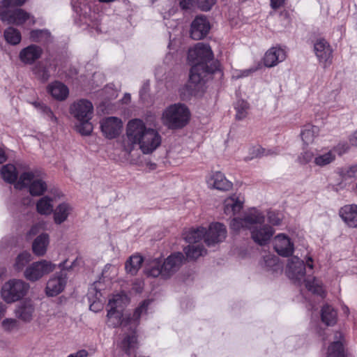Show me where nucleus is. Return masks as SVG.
<instances>
[{"mask_svg": "<svg viewBox=\"0 0 357 357\" xmlns=\"http://www.w3.org/2000/svg\"><path fill=\"white\" fill-rule=\"evenodd\" d=\"M161 142L162 137L156 129L148 126L140 119H133L126 125L121 146L128 153L138 147L142 153L151 154L160 146Z\"/></svg>", "mask_w": 357, "mask_h": 357, "instance_id": "nucleus-1", "label": "nucleus"}, {"mask_svg": "<svg viewBox=\"0 0 357 357\" xmlns=\"http://www.w3.org/2000/svg\"><path fill=\"white\" fill-rule=\"evenodd\" d=\"M151 301L146 300L142 303L134 312L132 317L130 315L122 317V313L120 310L109 308L107 310V322L112 327L121 326L124 331L130 332L125 336L120 343L121 349L128 355H130L137 348V338L135 335V330L139 324V320L141 315L146 313L147 307Z\"/></svg>", "mask_w": 357, "mask_h": 357, "instance_id": "nucleus-2", "label": "nucleus"}, {"mask_svg": "<svg viewBox=\"0 0 357 357\" xmlns=\"http://www.w3.org/2000/svg\"><path fill=\"white\" fill-rule=\"evenodd\" d=\"M265 216L259 211L252 208L245 213L241 218H234L231 223V229L238 232L242 229L250 231L251 238L259 245L264 246L269 243L275 230L264 223Z\"/></svg>", "mask_w": 357, "mask_h": 357, "instance_id": "nucleus-3", "label": "nucleus"}, {"mask_svg": "<svg viewBox=\"0 0 357 357\" xmlns=\"http://www.w3.org/2000/svg\"><path fill=\"white\" fill-rule=\"evenodd\" d=\"M286 273L289 279L300 284L303 280L305 282L306 288L313 294L322 296L324 293L321 282L314 278H308L305 280V265L303 261L293 256L288 259Z\"/></svg>", "mask_w": 357, "mask_h": 357, "instance_id": "nucleus-4", "label": "nucleus"}, {"mask_svg": "<svg viewBox=\"0 0 357 357\" xmlns=\"http://www.w3.org/2000/svg\"><path fill=\"white\" fill-rule=\"evenodd\" d=\"M70 114L79 122L77 130L83 135H89L92 130V124L89 122L93 114V105L86 99H79L70 106Z\"/></svg>", "mask_w": 357, "mask_h": 357, "instance_id": "nucleus-5", "label": "nucleus"}, {"mask_svg": "<svg viewBox=\"0 0 357 357\" xmlns=\"http://www.w3.org/2000/svg\"><path fill=\"white\" fill-rule=\"evenodd\" d=\"M190 116V111L184 104L175 103L163 111L161 119L169 128L176 129L184 127L188 123Z\"/></svg>", "mask_w": 357, "mask_h": 357, "instance_id": "nucleus-6", "label": "nucleus"}, {"mask_svg": "<svg viewBox=\"0 0 357 357\" xmlns=\"http://www.w3.org/2000/svg\"><path fill=\"white\" fill-rule=\"evenodd\" d=\"M17 189L28 188L32 196H41L47 190V185L38 171H27L23 172L15 185Z\"/></svg>", "mask_w": 357, "mask_h": 357, "instance_id": "nucleus-7", "label": "nucleus"}, {"mask_svg": "<svg viewBox=\"0 0 357 357\" xmlns=\"http://www.w3.org/2000/svg\"><path fill=\"white\" fill-rule=\"evenodd\" d=\"M29 287L23 280L10 279L2 285L1 297L7 303L16 302L26 295Z\"/></svg>", "mask_w": 357, "mask_h": 357, "instance_id": "nucleus-8", "label": "nucleus"}, {"mask_svg": "<svg viewBox=\"0 0 357 357\" xmlns=\"http://www.w3.org/2000/svg\"><path fill=\"white\" fill-rule=\"evenodd\" d=\"M56 266V264L50 261L41 259L34 261L26 266L23 275L27 280L34 282L52 273L55 270Z\"/></svg>", "mask_w": 357, "mask_h": 357, "instance_id": "nucleus-9", "label": "nucleus"}, {"mask_svg": "<svg viewBox=\"0 0 357 357\" xmlns=\"http://www.w3.org/2000/svg\"><path fill=\"white\" fill-rule=\"evenodd\" d=\"M213 59V54L211 47L202 43H197L188 52V59L192 66L200 65L202 68H213L208 66ZM216 69V68H214Z\"/></svg>", "mask_w": 357, "mask_h": 357, "instance_id": "nucleus-10", "label": "nucleus"}, {"mask_svg": "<svg viewBox=\"0 0 357 357\" xmlns=\"http://www.w3.org/2000/svg\"><path fill=\"white\" fill-rule=\"evenodd\" d=\"M66 261L59 264V268L62 270L66 268ZM67 276L66 273L61 271L59 273H56L51 277L47 282L45 288L46 294L48 296H55L60 294L66 284Z\"/></svg>", "mask_w": 357, "mask_h": 357, "instance_id": "nucleus-11", "label": "nucleus"}, {"mask_svg": "<svg viewBox=\"0 0 357 357\" xmlns=\"http://www.w3.org/2000/svg\"><path fill=\"white\" fill-rule=\"evenodd\" d=\"M227 236L225 226L220 222L211 223L208 229H206L205 243L208 246H213L223 241Z\"/></svg>", "mask_w": 357, "mask_h": 357, "instance_id": "nucleus-12", "label": "nucleus"}, {"mask_svg": "<svg viewBox=\"0 0 357 357\" xmlns=\"http://www.w3.org/2000/svg\"><path fill=\"white\" fill-rule=\"evenodd\" d=\"M275 251L282 257L291 256L294 251V243L292 239L283 233L277 234L273 239Z\"/></svg>", "mask_w": 357, "mask_h": 357, "instance_id": "nucleus-13", "label": "nucleus"}, {"mask_svg": "<svg viewBox=\"0 0 357 357\" xmlns=\"http://www.w3.org/2000/svg\"><path fill=\"white\" fill-rule=\"evenodd\" d=\"M314 51L319 63L324 68L332 63L333 49L330 44L324 38L317 40L314 45Z\"/></svg>", "mask_w": 357, "mask_h": 357, "instance_id": "nucleus-14", "label": "nucleus"}, {"mask_svg": "<svg viewBox=\"0 0 357 357\" xmlns=\"http://www.w3.org/2000/svg\"><path fill=\"white\" fill-rule=\"evenodd\" d=\"M215 68H202L200 65L192 66L190 74V85L195 89H200L204 86L209 74L214 73Z\"/></svg>", "mask_w": 357, "mask_h": 357, "instance_id": "nucleus-15", "label": "nucleus"}, {"mask_svg": "<svg viewBox=\"0 0 357 357\" xmlns=\"http://www.w3.org/2000/svg\"><path fill=\"white\" fill-rule=\"evenodd\" d=\"M287 56L286 50L280 46L269 48L264 54L263 63L267 68H273L283 62Z\"/></svg>", "mask_w": 357, "mask_h": 357, "instance_id": "nucleus-16", "label": "nucleus"}, {"mask_svg": "<svg viewBox=\"0 0 357 357\" xmlns=\"http://www.w3.org/2000/svg\"><path fill=\"white\" fill-rule=\"evenodd\" d=\"M100 128L103 135L109 139L119 135L123 128L122 121L114 116L105 118L100 121Z\"/></svg>", "mask_w": 357, "mask_h": 357, "instance_id": "nucleus-17", "label": "nucleus"}, {"mask_svg": "<svg viewBox=\"0 0 357 357\" xmlns=\"http://www.w3.org/2000/svg\"><path fill=\"white\" fill-rule=\"evenodd\" d=\"M185 260L181 252H175L170 255L163 261L162 278L167 279L174 274L181 266Z\"/></svg>", "mask_w": 357, "mask_h": 357, "instance_id": "nucleus-18", "label": "nucleus"}, {"mask_svg": "<svg viewBox=\"0 0 357 357\" xmlns=\"http://www.w3.org/2000/svg\"><path fill=\"white\" fill-rule=\"evenodd\" d=\"M52 195H45L39 199L36 204V211L43 215H49L53 213L54 202L63 196L59 191L52 192Z\"/></svg>", "mask_w": 357, "mask_h": 357, "instance_id": "nucleus-19", "label": "nucleus"}, {"mask_svg": "<svg viewBox=\"0 0 357 357\" xmlns=\"http://www.w3.org/2000/svg\"><path fill=\"white\" fill-rule=\"evenodd\" d=\"M211 29L210 23L205 16H197L191 24L190 36L194 40L204 38Z\"/></svg>", "mask_w": 357, "mask_h": 357, "instance_id": "nucleus-20", "label": "nucleus"}, {"mask_svg": "<svg viewBox=\"0 0 357 357\" xmlns=\"http://www.w3.org/2000/svg\"><path fill=\"white\" fill-rule=\"evenodd\" d=\"M43 50L36 45H30L22 49L19 53V59L25 65L35 63L43 55Z\"/></svg>", "mask_w": 357, "mask_h": 357, "instance_id": "nucleus-21", "label": "nucleus"}, {"mask_svg": "<svg viewBox=\"0 0 357 357\" xmlns=\"http://www.w3.org/2000/svg\"><path fill=\"white\" fill-rule=\"evenodd\" d=\"M206 183L210 188L222 191H227L232 188V183L220 172H212L207 178Z\"/></svg>", "mask_w": 357, "mask_h": 357, "instance_id": "nucleus-22", "label": "nucleus"}, {"mask_svg": "<svg viewBox=\"0 0 357 357\" xmlns=\"http://www.w3.org/2000/svg\"><path fill=\"white\" fill-rule=\"evenodd\" d=\"M35 313V306L31 300H25L20 303L15 309L14 314L19 320L24 322H30Z\"/></svg>", "mask_w": 357, "mask_h": 357, "instance_id": "nucleus-23", "label": "nucleus"}, {"mask_svg": "<svg viewBox=\"0 0 357 357\" xmlns=\"http://www.w3.org/2000/svg\"><path fill=\"white\" fill-rule=\"evenodd\" d=\"M55 69V66L50 60L46 59L36 63L32 72L38 80L46 82L51 76V72Z\"/></svg>", "mask_w": 357, "mask_h": 357, "instance_id": "nucleus-24", "label": "nucleus"}, {"mask_svg": "<svg viewBox=\"0 0 357 357\" xmlns=\"http://www.w3.org/2000/svg\"><path fill=\"white\" fill-rule=\"evenodd\" d=\"M244 204V198L240 195H233L224 202V212L227 215H234L241 211Z\"/></svg>", "mask_w": 357, "mask_h": 357, "instance_id": "nucleus-25", "label": "nucleus"}, {"mask_svg": "<svg viewBox=\"0 0 357 357\" xmlns=\"http://www.w3.org/2000/svg\"><path fill=\"white\" fill-rule=\"evenodd\" d=\"M337 148L325 150L317 153L313 160L314 164L319 167H324L333 163L336 160Z\"/></svg>", "mask_w": 357, "mask_h": 357, "instance_id": "nucleus-26", "label": "nucleus"}, {"mask_svg": "<svg viewBox=\"0 0 357 357\" xmlns=\"http://www.w3.org/2000/svg\"><path fill=\"white\" fill-rule=\"evenodd\" d=\"M73 212L72 206L67 202L59 204L53 211L54 222L56 225H61L66 222Z\"/></svg>", "mask_w": 357, "mask_h": 357, "instance_id": "nucleus-27", "label": "nucleus"}, {"mask_svg": "<svg viewBox=\"0 0 357 357\" xmlns=\"http://www.w3.org/2000/svg\"><path fill=\"white\" fill-rule=\"evenodd\" d=\"M50 244V236L46 233L38 236L32 243L33 253L37 257H43Z\"/></svg>", "mask_w": 357, "mask_h": 357, "instance_id": "nucleus-28", "label": "nucleus"}, {"mask_svg": "<svg viewBox=\"0 0 357 357\" xmlns=\"http://www.w3.org/2000/svg\"><path fill=\"white\" fill-rule=\"evenodd\" d=\"M342 220L351 227H357V205H346L340 210Z\"/></svg>", "mask_w": 357, "mask_h": 357, "instance_id": "nucleus-29", "label": "nucleus"}, {"mask_svg": "<svg viewBox=\"0 0 357 357\" xmlns=\"http://www.w3.org/2000/svg\"><path fill=\"white\" fill-rule=\"evenodd\" d=\"M163 263L158 258L149 259L145 265L144 273L149 277L157 278L161 276L162 278Z\"/></svg>", "mask_w": 357, "mask_h": 357, "instance_id": "nucleus-30", "label": "nucleus"}, {"mask_svg": "<svg viewBox=\"0 0 357 357\" xmlns=\"http://www.w3.org/2000/svg\"><path fill=\"white\" fill-rule=\"evenodd\" d=\"M47 90L51 96L58 100H65L69 93L68 87L63 83L57 81L49 84Z\"/></svg>", "mask_w": 357, "mask_h": 357, "instance_id": "nucleus-31", "label": "nucleus"}, {"mask_svg": "<svg viewBox=\"0 0 357 357\" xmlns=\"http://www.w3.org/2000/svg\"><path fill=\"white\" fill-rule=\"evenodd\" d=\"M206 228L199 227L190 229L184 234V238L189 244H200L199 242L204 239L205 241Z\"/></svg>", "mask_w": 357, "mask_h": 357, "instance_id": "nucleus-32", "label": "nucleus"}, {"mask_svg": "<svg viewBox=\"0 0 357 357\" xmlns=\"http://www.w3.org/2000/svg\"><path fill=\"white\" fill-rule=\"evenodd\" d=\"M342 338V334L340 332L335 334V340L328 348V357H345Z\"/></svg>", "mask_w": 357, "mask_h": 357, "instance_id": "nucleus-33", "label": "nucleus"}, {"mask_svg": "<svg viewBox=\"0 0 357 357\" xmlns=\"http://www.w3.org/2000/svg\"><path fill=\"white\" fill-rule=\"evenodd\" d=\"M183 251L188 260H195L206 254V250L202 244H189Z\"/></svg>", "mask_w": 357, "mask_h": 357, "instance_id": "nucleus-34", "label": "nucleus"}, {"mask_svg": "<svg viewBox=\"0 0 357 357\" xmlns=\"http://www.w3.org/2000/svg\"><path fill=\"white\" fill-rule=\"evenodd\" d=\"M319 129L317 126L307 125L304 126L301 135L302 140L305 145L312 144L315 138L318 136Z\"/></svg>", "mask_w": 357, "mask_h": 357, "instance_id": "nucleus-35", "label": "nucleus"}, {"mask_svg": "<svg viewBox=\"0 0 357 357\" xmlns=\"http://www.w3.org/2000/svg\"><path fill=\"white\" fill-rule=\"evenodd\" d=\"M1 174L4 181L8 183L15 184L17 182L18 172L13 164L3 165L1 169Z\"/></svg>", "mask_w": 357, "mask_h": 357, "instance_id": "nucleus-36", "label": "nucleus"}, {"mask_svg": "<svg viewBox=\"0 0 357 357\" xmlns=\"http://www.w3.org/2000/svg\"><path fill=\"white\" fill-rule=\"evenodd\" d=\"M143 257L139 255H134L126 261L125 268L126 272L132 275L137 274L142 266Z\"/></svg>", "mask_w": 357, "mask_h": 357, "instance_id": "nucleus-37", "label": "nucleus"}, {"mask_svg": "<svg viewBox=\"0 0 357 357\" xmlns=\"http://www.w3.org/2000/svg\"><path fill=\"white\" fill-rule=\"evenodd\" d=\"M31 255L27 251L20 253L15 259L13 265V268L17 272L22 271L31 261Z\"/></svg>", "mask_w": 357, "mask_h": 357, "instance_id": "nucleus-38", "label": "nucleus"}, {"mask_svg": "<svg viewBox=\"0 0 357 357\" xmlns=\"http://www.w3.org/2000/svg\"><path fill=\"white\" fill-rule=\"evenodd\" d=\"M321 319L328 326L335 324L337 319L336 311L330 305H324L321 310Z\"/></svg>", "mask_w": 357, "mask_h": 357, "instance_id": "nucleus-39", "label": "nucleus"}, {"mask_svg": "<svg viewBox=\"0 0 357 357\" xmlns=\"http://www.w3.org/2000/svg\"><path fill=\"white\" fill-rule=\"evenodd\" d=\"M278 261L279 259L278 257L273 254L268 253L263 257L261 264L266 270L275 271L280 268Z\"/></svg>", "mask_w": 357, "mask_h": 357, "instance_id": "nucleus-40", "label": "nucleus"}, {"mask_svg": "<svg viewBox=\"0 0 357 357\" xmlns=\"http://www.w3.org/2000/svg\"><path fill=\"white\" fill-rule=\"evenodd\" d=\"M3 36L6 41L13 45L19 44L22 39L19 30L12 26L5 29Z\"/></svg>", "mask_w": 357, "mask_h": 357, "instance_id": "nucleus-41", "label": "nucleus"}, {"mask_svg": "<svg viewBox=\"0 0 357 357\" xmlns=\"http://www.w3.org/2000/svg\"><path fill=\"white\" fill-rule=\"evenodd\" d=\"M1 329L8 333L17 332L20 328L19 321L14 318H6L1 323Z\"/></svg>", "mask_w": 357, "mask_h": 357, "instance_id": "nucleus-42", "label": "nucleus"}, {"mask_svg": "<svg viewBox=\"0 0 357 357\" xmlns=\"http://www.w3.org/2000/svg\"><path fill=\"white\" fill-rule=\"evenodd\" d=\"M128 302V297L124 294H116L109 299L108 307L111 309L120 310Z\"/></svg>", "mask_w": 357, "mask_h": 357, "instance_id": "nucleus-43", "label": "nucleus"}, {"mask_svg": "<svg viewBox=\"0 0 357 357\" xmlns=\"http://www.w3.org/2000/svg\"><path fill=\"white\" fill-rule=\"evenodd\" d=\"M249 108L250 105L247 102L243 100H238L236 106V119L238 120L243 119L247 116Z\"/></svg>", "mask_w": 357, "mask_h": 357, "instance_id": "nucleus-44", "label": "nucleus"}, {"mask_svg": "<svg viewBox=\"0 0 357 357\" xmlns=\"http://www.w3.org/2000/svg\"><path fill=\"white\" fill-rule=\"evenodd\" d=\"M36 107H38L40 112L43 114V115L50 121H51L54 123H57V118L55 116L52 111L46 105H41L40 103H36Z\"/></svg>", "mask_w": 357, "mask_h": 357, "instance_id": "nucleus-45", "label": "nucleus"}, {"mask_svg": "<svg viewBox=\"0 0 357 357\" xmlns=\"http://www.w3.org/2000/svg\"><path fill=\"white\" fill-rule=\"evenodd\" d=\"M315 155L310 150H304L299 156L298 157V162L302 165L307 164L311 162L312 160H314Z\"/></svg>", "mask_w": 357, "mask_h": 357, "instance_id": "nucleus-46", "label": "nucleus"}, {"mask_svg": "<svg viewBox=\"0 0 357 357\" xmlns=\"http://www.w3.org/2000/svg\"><path fill=\"white\" fill-rule=\"evenodd\" d=\"M340 173L344 178H357V165L343 168L340 170Z\"/></svg>", "mask_w": 357, "mask_h": 357, "instance_id": "nucleus-47", "label": "nucleus"}, {"mask_svg": "<svg viewBox=\"0 0 357 357\" xmlns=\"http://www.w3.org/2000/svg\"><path fill=\"white\" fill-rule=\"evenodd\" d=\"M27 0H2L0 2L1 8L6 9L10 6H21L24 5Z\"/></svg>", "mask_w": 357, "mask_h": 357, "instance_id": "nucleus-48", "label": "nucleus"}, {"mask_svg": "<svg viewBox=\"0 0 357 357\" xmlns=\"http://www.w3.org/2000/svg\"><path fill=\"white\" fill-rule=\"evenodd\" d=\"M273 152L271 151H266L264 149L261 147H255L251 150L252 156L249 159H252L254 158H260L264 155H272Z\"/></svg>", "mask_w": 357, "mask_h": 357, "instance_id": "nucleus-49", "label": "nucleus"}, {"mask_svg": "<svg viewBox=\"0 0 357 357\" xmlns=\"http://www.w3.org/2000/svg\"><path fill=\"white\" fill-rule=\"evenodd\" d=\"M268 220L270 224L274 226L280 225L282 222L281 215L275 212H269L268 213Z\"/></svg>", "mask_w": 357, "mask_h": 357, "instance_id": "nucleus-50", "label": "nucleus"}, {"mask_svg": "<svg viewBox=\"0 0 357 357\" xmlns=\"http://www.w3.org/2000/svg\"><path fill=\"white\" fill-rule=\"evenodd\" d=\"M216 0H201L199 3V8L204 10L208 11L215 4Z\"/></svg>", "mask_w": 357, "mask_h": 357, "instance_id": "nucleus-51", "label": "nucleus"}, {"mask_svg": "<svg viewBox=\"0 0 357 357\" xmlns=\"http://www.w3.org/2000/svg\"><path fill=\"white\" fill-rule=\"evenodd\" d=\"M47 33L43 30H33L30 33V38L33 41H40L42 37Z\"/></svg>", "mask_w": 357, "mask_h": 357, "instance_id": "nucleus-52", "label": "nucleus"}, {"mask_svg": "<svg viewBox=\"0 0 357 357\" xmlns=\"http://www.w3.org/2000/svg\"><path fill=\"white\" fill-rule=\"evenodd\" d=\"M198 0H179V4L182 9H190L197 3Z\"/></svg>", "mask_w": 357, "mask_h": 357, "instance_id": "nucleus-53", "label": "nucleus"}, {"mask_svg": "<svg viewBox=\"0 0 357 357\" xmlns=\"http://www.w3.org/2000/svg\"><path fill=\"white\" fill-rule=\"evenodd\" d=\"M103 307L102 303L100 301H95L89 306L91 311L98 312Z\"/></svg>", "mask_w": 357, "mask_h": 357, "instance_id": "nucleus-54", "label": "nucleus"}, {"mask_svg": "<svg viewBox=\"0 0 357 357\" xmlns=\"http://www.w3.org/2000/svg\"><path fill=\"white\" fill-rule=\"evenodd\" d=\"M257 70H258L257 67L250 68L249 69L243 70L242 72H241V74L238 75L236 77L238 78L243 77H248V76L250 75L252 73L257 71Z\"/></svg>", "mask_w": 357, "mask_h": 357, "instance_id": "nucleus-55", "label": "nucleus"}, {"mask_svg": "<svg viewBox=\"0 0 357 357\" xmlns=\"http://www.w3.org/2000/svg\"><path fill=\"white\" fill-rule=\"evenodd\" d=\"M284 3V0H271V7L277 10L282 7Z\"/></svg>", "mask_w": 357, "mask_h": 357, "instance_id": "nucleus-56", "label": "nucleus"}, {"mask_svg": "<svg viewBox=\"0 0 357 357\" xmlns=\"http://www.w3.org/2000/svg\"><path fill=\"white\" fill-rule=\"evenodd\" d=\"M70 355L73 356L74 357H87L88 352H87V351L82 349V350H79L77 352L70 354Z\"/></svg>", "mask_w": 357, "mask_h": 357, "instance_id": "nucleus-57", "label": "nucleus"}, {"mask_svg": "<svg viewBox=\"0 0 357 357\" xmlns=\"http://www.w3.org/2000/svg\"><path fill=\"white\" fill-rule=\"evenodd\" d=\"M7 160V156L6 155L5 151L0 147V164L3 163Z\"/></svg>", "mask_w": 357, "mask_h": 357, "instance_id": "nucleus-58", "label": "nucleus"}, {"mask_svg": "<svg viewBox=\"0 0 357 357\" xmlns=\"http://www.w3.org/2000/svg\"><path fill=\"white\" fill-rule=\"evenodd\" d=\"M39 229H40V227L38 225L33 226L30 229V230L29 231V235H36L39 231Z\"/></svg>", "mask_w": 357, "mask_h": 357, "instance_id": "nucleus-59", "label": "nucleus"}, {"mask_svg": "<svg viewBox=\"0 0 357 357\" xmlns=\"http://www.w3.org/2000/svg\"><path fill=\"white\" fill-rule=\"evenodd\" d=\"M350 141L353 145L357 146V130L354 132Z\"/></svg>", "mask_w": 357, "mask_h": 357, "instance_id": "nucleus-60", "label": "nucleus"}, {"mask_svg": "<svg viewBox=\"0 0 357 357\" xmlns=\"http://www.w3.org/2000/svg\"><path fill=\"white\" fill-rule=\"evenodd\" d=\"M6 308L3 304L0 303V318H1L5 314Z\"/></svg>", "mask_w": 357, "mask_h": 357, "instance_id": "nucleus-61", "label": "nucleus"}, {"mask_svg": "<svg viewBox=\"0 0 357 357\" xmlns=\"http://www.w3.org/2000/svg\"><path fill=\"white\" fill-rule=\"evenodd\" d=\"M306 266L310 269L313 268L312 259L311 257H308L306 261Z\"/></svg>", "mask_w": 357, "mask_h": 357, "instance_id": "nucleus-62", "label": "nucleus"}, {"mask_svg": "<svg viewBox=\"0 0 357 357\" xmlns=\"http://www.w3.org/2000/svg\"><path fill=\"white\" fill-rule=\"evenodd\" d=\"M6 269L5 268H0V280L3 275H6Z\"/></svg>", "mask_w": 357, "mask_h": 357, "instance_id": "nucleus-63", "label": "nucleus"}, {"mask_svg": "<svg viewBox=\"0 0 357 357\" xmlns=\"http://www.w3.org/2000/svg\"><path fill=\"white\" fill-rule=\"evenodd\" d=\"M100 1L102 2H111V1H113L114 0H100Z\"/></svg>", "mask_w": 357, "mask_h": 357, "instance_id": "nucleus-64", "label": "nucleus"}]
</instances>
